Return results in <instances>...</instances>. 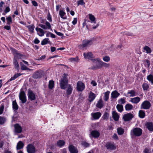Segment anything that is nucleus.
Returning <instances> with one entry per match:
<instances>
[{"mask_svg":"<svg viewBox=\"0 0 153 153\" xmlns=\"http://www.w3.org/2000/svg\"><path fill=\"white\" fill-rule=\"evenodd\" d=\"M91 60L94 63L93 66L91 67V69L97 70L102 68V62L100 59L96 58L94 59H91Z\"/></svg>","mask_w":153,"mask_h":153,"instance_id":"f257e3e1","label":"nucleus"},{"mask_svg":"<svg viewBox=\"0 0 153 153\" xmlns=\"http://www.w3.org/2000/svg\"><path fill=\"white\" fill-rule=\"evenodd\" d=\"M63 78H62L60 82V85L62 89H65L68 86V79L67 78V74H64Z\"/></svg>","mask_w":153,"mask_h":153,"instance_id":"f03ea898","label":"nucleus"},{"mask_svg":"<svg viewBox=\"0 0 153 153\" xmlns=\"http://www.w3.org/2000/svg\"><path fill=\"white\" fill-rule=\"evenodd\" d=\"M142 130L139 128H135L131 130L130 134L131 136L139 137L142 134Z\"/></svg>","mask_w":153,"mask_h":153,"instance_id":"7ed1b4c3","label":"nucleus"},{"mask_svg":"<svg viewBox=\"0 0 153 153\" xmlns=\"http://www.w3.org/2000/svg\"><path fill=\"white\" fill-rule=\"evenodd\" d=\"M40 22L41 23L45 24V25L40 24L39 26L42 29L45 30L51 29V26L49 22L46 21L45 19H42L41 20Z\"/></svg>","mask_w":153,"mask_h":153,"instance_id":"20e7f679","label":"nucleus"},{"mask_svg":"<svg viewBox=\"0 0 153 153\" xmlns=\"http://www.w3.org/2000/svg\"><path fill=\"white\" fill-rule=\"evenodd\" d=\"M94 41V38H92L89 40L85 39L83 40L82 44L81 45V46L83 48L89 47L93 44Z\"/></svg>","mask_w":153,"mask_h":153,"instance_id":"39448f33","label":"nucleus"},{"mask_svg":"<svg viewBox=\"0 0 153 153\" xmlns=\"http://www.w3.org/2000/svg\"><path fill=\"white\" fill-rule=\"evenodd\" d=\"M151 106L150 102L147 100H145L142 102L140 106L141 109L147 110L149 109Z\"/></svg>","mask_w":153,"mask_h":153,"instance_id":"423d86ee","label":"nucleus"},{"mask_svg":"<svg viewBox=\"0 0 153 153\" xmlns=\"http://www.w3.org/2000/svg\"><path fill=\"white\" fill-rule=\"evenodd\" d=\"M26 149L28 153H35L36 152V148L32 144H28L27 146Z\"/></svg>","mask_w":153,"mask_h":153,"instance_id":"0eeeda50","label":"nucleus"},{"mask_svg":"<svg viewBox=\"0 0 153 153\" xmlns=\"http://www.w3.org/2000/svg\"><path fill=\"white\" fill-rule=\"evenodd\" d=\"M19 99L21 101L22 103H25L27 101V98L25 92L24 91H21L19 95Z\"/></svg>","mask_w":153,"mask_h":153,"instance_id":"6e6552de","label":"nucleus"},{"mask_svg":"<svg viewBox=\"0 0 153 153\" xmlns=\"http://www.w3.org/2000/svg\"><path fill=\"white\" fill-rule=\"evenodd\" d=\"M100 135V133L97 130H93L91 131L89 134V137L91 139L92 138H98Z\"/></svg>","mask_w":153,"mask_h":153,"instance_id":"1a4fd4ad","label":"nucleus"},{"mask_svg":"<svg viewBox=\"0 0 153 153\" xmlns=\"http://www.w3.org/2000/svg\"><path fill=\"white\" fill-rule=\"evenodd\" d=\"M85 88L84 84L81 82H78L77 83V89L78 91H82Z\"/></svg>","mask_w":153,"mask_h":153,"instance_id":"9d476101","label":"nucleus"},{"mask_svg":"<svg viewBox=\"0 0 153 153\" xmlns=\"http://www.w3.org/2000/svg\"><path fill=\"white\" fill-rule=\"evenodd\" d=\"M42 71H39L35 72L33 74V77L35 79L41 78L42 76Z\"/></svg>","mask_w":153,"mask_h":153,"instance_id":"9b49d317","label":"nucleus"},{"mask_svg":"<svg viewBox=\"0 0 153 153\" xmlns=\"http://www.w3.org/2000/svg\"><path fill=\"white\" fill-rule=\"evenodd\" d=\"M133 115L131 113H128L124 115L123 117V119L125 121H128L131 120L133 117Z\"/></svg>","mask_w":153,"mask_h":153,"instance_id":"f8f14e48","label":"nucleus"},{"mask_svg":"<svg viewBox=\"0 0 153 153\" xmlns=\"http://www.w3.org/2000/svg\"><path fill=\"white\" fill-rule=\"evenodd\" d=\"M28 97L31 101L34 100L36 99L35 94L30 90H29L28 91Z\"/></svg>","mask_w":153,"mask_h":153,"instance_id":"ddd939ff","label":"nucleus"},{"mask_svg":"<svg viewBox=\"0 0 153 153\" xmlns=\"http://www.w3.org/2000/svg\"><path fill=\"white\" fill-rule=\"evenodd\" d=\"M107 149L110 150H114L116 149V146L114 143L108 142L105 145Z\"/></svg>","mask_w":153,"mask_h":153,"instance_id":"4468645a","label":"nucleus"},{"mask_svg":"<svg viewBox=\"0 0 153 153\" xmlns=\"http://www.w3.org/2000/svg\"><path fill=\"white\" fill-rule=\"evenodd\" d=\"M13 52L14 55V58H17L19 59H21L22 58L23 55L20 53L18 51L14 49L13 50Z\"/></svg>","mask_w":153,"mask_h":153,"instance_id":"2eb2a0df","label":"nucleus"},{"mask_svg":"<svg viewBox=\"0 0 153 153\" xmlns=\"http://www.w3.org/2000/svg\"><path fill=\"white\" fill-rule=\"evenodd\" d=\"M84 57L85 59H93V54L91 52H85L83 53Z\"/></svg>","mask_w":153,"mask_h":153,"instance_id":"dca6fc26","label":"nucleus"},{"mask_svg":"<svg viewBox=\"0 0 153 153\" xmlns=\"http://www.w3.org/2000/svg\"><path fill=\"white\" fill-rule=\"evenodd\" d=\"M145 126L149 131L151 132L153 131V123L152 122H149L146 123Z\"/></svg>","mask_w":153,"mask_h":153,"instance_id":"f3484780","label":"nucleus"},{"mask_svg":"<svg viewBox=\"0 0 153 153\" xmlns=\"http://www.w3.org/2000/svg\"><path fill=\"white\" fill-rule=\"evenodd\" d=\"M14 126L15 127V132L16 133H20L22 132V128L18 124H15Z\"/></svg>","mask_w":153,"mask_h":153,"instance_id":"a211bd4d","label":"nucleus"},{"mask_svg":"<svg viewBox=\"0 0 153 153\" xmlns=\"http://www.w3.org/2000/svg\"><path fill=\"white\" fill-rule=\"evenodd\" d=\"M69 151L71 153H78V151L77 149L73 145H71L69 146Z\"/></svg>","mask_w":153,"mask_h":153,"instance_id":"6ab92c4d","label":"nucleus"},{"mask_svg":"<svg viewBox=\"0 0 153 153\" xmlns=\"http://www.w3.org/2000/svg\"><path fill=\"white\" fill-rule=\"evenodd\" d=\"M91 115L94 119L97 120L101 116V114L100 112L93 113L91 114Z\"/></svg>","mask_w":153,"mask_h":153,"instance_id":"aec40b11","label":"nucleus"},{"mask_svg":"<svg viewBox=\"0 0 153 153\" xmlns=\"http://www.w3.org/2000/svg\"><path fill=\"white\" fill-rule=\"evenodd\" d=\"M140 100V98L139 97H137L131 99L130 101L134 104L138 103Z\"/></svg>","mask_w":153,"mask_h":153,"instance_id":"412c9836","label":"nucleus"},{"mask_svg":"<svg viewBox=\"0 0 153 153\" xmlns=\"http://www.w3.org/2000/svg\"><path fill=\"white\" fill-rule=\"evenodd\" d=\"M36 30L38 32L37 34L40 36H42L44 34V32L42 29L38 27L36 28Z\"/></svg>","mask_w":153,"mask_h":153,"instance_id":"4be33fe9","label":"nucleus"},{"mask_svg":"<svg viewBox=\"0 0 153 153\" xmlns=\"http://www.w3.org/2000/svg\"><path fill=\"white\" fill-rule=\"evenodd\" d=\"M66 93L67 95H70L72 93L73 88L70 84H68L67 87Z\"/></svg>","mask_w":153,"mask_h":153,"instance_id":"5701e85b","label":"nucleus"},{"mask_svg":"<svg viewBox=\"0 0 153 153\" xmlns=\"http://www.w3.org/2000/svg\"><path fill=\"white\" fill-rule=\"evenodd\" d=\"M120 93L117 91L115 90L112 92L111 95V97L115 99L117 97L120 95Z\"/></svg>","mask_w":153,"mask_h":153,"instance_id":"b1692460","label":"nucleus"},{"mask_svg":"<svg viewBox=\"0 0 153 153\" xmlns=\"http://www.w3.org/2000/svg\"><path fill=\"white\" fill-rule=\"evenodd\" d=\"M103 106V101L101 99H100L98 101L96 106L98 108H101Z\"/></svg>","mask_w":153,"mask_h":153,"instance_id":"393cba45","label":"nucleus"},{"mask_svg":"<svg viewBox=\"0 0 153 153\" xmlns=\"http://www.w3.org/2000/svg\"><path fill=\"white\" fill-rule=\"evenodd\" d=\"M112 114L114 120L115 121H118L119 120V116L116 112L115 111H113Z\"/></svg>","mask_w":153,"mask_h":153,"instance_id":"a878e982","label":"nucleus"},{"mask_svg":"<svg viewBox=\"0 0 153 153\" xmlns=\"http://www.w3.org/2000/svg\"><path fill=\"white\" fill-rule=\"evenodd\" d=\"M66 13L63 10H60L59 11V15L61 18L65 19H67V16L65 15Z\"/></svg>","mask_w":153,"mask_h":153,"instance_id":"bb28decb","label":"nucleus"},{"mask_svg":"<svg viewBox=\"0 0 153 153\" xmlns=\"http://www.w3.org/2000/svg\"><path fill=\"white\" fill-rule=\"evenodd\" d=\"M128 94H130L129 96L130 97H133L137 95L136 91L134 90H132L128 91L127 93Z\"/></svg>","mask_w":153,"mask_h":153,"instance_id":"cd10ccee","label":"nucleus"},{"mask_svg":"<svg viewBox=\"0 0 153 153\" xmlns=\"http://www.w3.org/2000/svg\"><path fill=\"white\" fill-rule=\"evenodd\" d=\"M96 97L95 95L92 92H90L89 96V101L90 102L92 101Z\"/></svg>","mask_w":153,"mask_h":153,"instance_id":"c85d7f7f","label":"nucleus"},{"mask_svg":"<svg viewBox=\"0 0 153 153\" xmlns=\"http://www.w3.org/2000/svg\"><path fill=\"white\" fill-rule=\"evenodd\" d=\"M139 117L141 118H143L146 116V114L144 111L140 110L138 112Z\"/></svg>","mask_w":153,"mask_h":153,"instance_id":"c756f323","label":"nucleus"},{"mask_svg":"<svg viewBox=\"0 0 153 153\" xmlns=\"http://www.w3.org/2000/svg\"><path fill=\"white\" fill-rule=\"evenodd\" d=\"M24 146V143L22 141H19L17 143L16 146V149L19 150L22 149L23 147Z\"/></svg>","mask_w":153,"mask_h":153,"instance_id":"7c9ffc66","label":"nucleus"},{"mask_svg":"<svg viewBox=\"0 0 153 153\" xmlns=\"http://www.w3.org/2000/svg\"><path fill=\"white\" fill-rule=\"evenodd\" d=\"M12 107L13 110L16 111L19 108L16 100L13 101L12 102Z\"/></svg>","mask_w":153,"mask_h":153,"instance_id":"2f4dec72","label":"nucleus"},{"mask_svg":"<svg viewBox=\"0 0 153 153\" xmlns=\"http://www.w3.org/2000/svg\"><path fill=\"white\" fill-rule=\"evenodd\" d=\"M110 93V92L109 91H108L104 93L103 97L104 100L105 101H107L108 100Z\"/></svg>","mask_w":153,"mask_h":153,"instance_id":"473e14b6","label":"nucleus"},{"mask_svg":"<svg viewBox=\"0 0 153 153\" xmlns=\"http://www.w3.org/2000/svg\"><path fill=\"white\" fill-rule=\"evenodd\" d=\"M117 132L118 135H123L124 133V130L121 127H119L117 129Z\"/></svg>","mask_w":153,"mask_h":153,"instance_id":"72a5a7b5","label":"nucleus"},{"mask_svg":"<svg viewBox=\"0 0 153 153\" xmlns=\"http://www.w3.org/2000/svg\"><path fill=\"white\" fill-rule=\"evenodd\" d=\"M54 85V82L53 80H50L49 82L48 87L49 89H52Z\"/></svg>","mask_w":153,"mask_h":153,"instance_id":"f704fd0d","label":"nucleus"},{"mask_svg":"<svg viewBox=\"0 0 153 153\" xmlns=\"http://www.w3.org/2000/svg\"><path fill=\"white\" fill-rule=\"evenodd\" d=\"M147 79L152 84H153V75L151 74L148 75L147 77Z\"/></svg>","mask_w":153,"mask_h":153,"instance_id":"c9c22d12","label":"nucleus"},{"mask_svg":"<svg viewBox=\"0 0 153 153\" xmlns=\"http://www.w3.org/2000/svg\"><path fill=\"white\" fill-rule=\"evenodd\" d=\"M89 19L91 20V23H96L95 18L94 16L92 14H89Z\"/></svg>","mask_w":153,"mask_h":153,"instance_id":"e433bc0d","label":"nucleus"},{"mask_svg":"<svg viewBox=\"0 0 153 153\" xmlns=\"http://www.w3.org/2000/svg\"><path fill=\"white\" fill-rule=\"evenodd\" d=\"M133 108V105L129 103L126 104L125 106V108L126 111H130Z\"/></svg>","mask_w":153,"mask_h":153,"instance_id":"4c0bfd02","label":"nucleus"},{"mask_svg":"<svg viewBox=\"0 0 153 153\" xmlns=\"http://www.w3.org/2000/svg\"><path fill=\"white\" fill-rule=\"evenodd\" d=\"M13 63L14 65V67L15 68L18 69L19 68V64L16 58H14L13 60Z\"/></svg>","mask_w":153,"mask_h":153,"instance_id":"58836bf2","label":"nucleus"},{"mask_svg":"<svg viewBox=\"0 0 153 153\" xmlns=\"http://www.w3.org/2000/svg\"><path fill=\"white\" fill-rule=\"evenodd\" d=\"M65 142L63 140H59L57 142V144L58 146L62 147L65 144Z\"/></svg>","mask_w":153,"mask_h":153,"instance_id":"ea45409f","label":"nucleus"},{"mask_svg":"<svg viewBox=\"0 0 153 153\" xmlns=\"http://www.w3.org/2000/svg\"><path fill=\"white\" fill-rule=\"evenodd\" d=\"M116 108L117 110L120 112H122L123 111V106L121 105L117 104V105Z\"/></svg>","mask_w":153,"mask_h":153,"instance_id":"a19ab883","label":"nucleus"},{"mask_svg":"<svg viewBox=\"0 0 153 153\" xmlns=\"http://www.w3.org/2000/svg\"><path fill=\"white\" fill-rule=\"evenodd\" d=\"M142 87L144 91H147L149 88V85L146 83H144L142 85Z\"/></svg>","mask_w":153,"mask_h":153,"instance_id":"79ce46f5","label":"nucleus"},{"mask_svg":"<svg viewBox=\"0 0 153 153\" xmlns=\"http://www.w3.org/2000/svg\"><path fill=\"white\" fill-rule=\"evenodd\" d=\"M29 31L32 33L33 32V30L34 28V26L33 25H30L27 26Z\"/></svg>","mask_w":153,"mask_h":153,"instance_id":"37998d69","label":"nucleus"},{"mask_svg":"<svg viewBox=\"0 0 153 153\" xmlns=\"http://www.w3.org/2000/svg\"><path fill=\"white\" fill-rule=\"evenodd\" d=\"M6 20L7 21V25H9L12 24V19L11 16H8L6 18Z\"/></svg>","mask_w":153,"mask_h":153,"instance_id":"c03bdc74","label":"nucleus"},{"mask_svg":"<svg viewBox=\"0 0 153 153\" xmlns=\"http://www.w3.org/2000/svg\"><path fill=\"white\" fill-rule=\"evenodd\" d=\"M21 74L20 73L16 74L13 76L10 79V81L14 80L17 78L19 76H21Z\"/></svg>","mask_w":153,"mask_h":153,"instance_id":"a18cd8bd","label":"nucleus"},{"mask_svg":"<svg viewBox=\"0 0 153 153\" xmlns=\"http://www.w3.org/2000/svg\"><path fill=\"white\" fill-rule=\"evenodd\" d=\"M48 42H50L48 38H45L41 42V45H44L47 44Z\"/></svg>","mask_w":153,"mask_h":153,"instance_id":"49530a36","label":"nucleus"},{"mask_svg":"<svg viewBox=\"0 0 153 153\" xmlns=\"http://www.w3.org/2000/svg\"><path fill=\"white\" fill-rule=\"evenodd\" d=\"M6 121V118L4 117L0 116V125L3 124Z\"/></svg>","mask_w":153,"mask_h":153,"instance_id":"de8ad7c7","label":"nucleus"},{"mask_svg":"<svg viewBox=\"0 0 153 153\" xmlns=\"http://www.w3.org/2000/svg\"><path fill=\"white\" fill-rule=\"evenodd\" d=\"M102 68L103 67H105V68H109L110 66V65L109 63H107L105 62H102Z\"/></svg>","mask_w":153,"mask_h":153,"instance_id":"09e8293b","label":"nucleus"},{"mask_svg":"<svg viewBox=\"0 0 153 153\" xmlns=\"http://www.w3.org/2000/svg\"><path fill=\"white\" fill-rule=\"evenodd\" d=\"M144 49L146 51L147 53H150L151 52L150 48L148 46H145L144 48Z\"/></svg>","mask_w":153,"mask_h":153,"instance_id":"8fccbe9b","label":"nucleus"},{"mask_svg":"<svg viewBox=\"0 0 153 153\" xmlns=\"http://www.w3.org/2000/svg\"><path fill=\"white\" fill-rule=\"evenodd\" d=\"M102 59L104 61L107 62H108L110 60L109 57L107 56H103Z\"/></svg>","mask_w":153,"mask_h":153,"instance_id":"3c124183","label":"nucleus"},{"mask_svg":"<svg viewBox=\"0 0 153 153\" xmlns=\"http://www.w3.org/2000/svg\"><path fill=\"white\" fill-rule=\"evenodd\" d=\"M21 69L22 70H28V71L32 70V69L27 67L25 65L23 64L21 66Z\"/></svg>","mask_w":153,"mask_h":153,"instance_id":"603ef678","label":"nucleus"},{"mask_svg":"<svg viewBox=\"0 0 153 153\" xmlns=\"http://www.w3.org/2000/svg\"><path fill=\"white\" fill-rule=\"evenodd\" d=\"M145 61L144 64L145 66L149 68L150 65V62L149 61L148 59L145 60Z\"/></svg>","mask_w":153,"mask_h":153,"instance_id":"864d4df0","label":"nucleus"},{"mask_svg":"<svg viewBox=\"0 0 153 153\" xmlns=\"http://www.w3.org/2000/svg\"><path fill=\"white\" fill-rule=\"evenodd\" d=\"M82 145L85 147H87L90 146V144L85 141H83L82 142Z\"/></svg>","mask_w":153,"mask_h":153,"instance_id":"5fc2aeb1","label":"nucleus"},{"mask_svg":"<svg viewBox=\"0 0 153 153\" xmlns=\"http://www.w3.org/2000/svg\"><path fill=\"white\" fill-rule=\"evenodd\" d=\"M78 5H84L85 2L83 0H79L77 1Z\"/></svg>","mask_w":153,"mask_h":153,"instance_id":"6e6d98bb","label":"nucleus"},{"mask_svg":"<svg viewBox=\"0 0 153 153\" xmlns=\"http://www.w3.org/2000/svg\"><path fill=\"white\" fill-rule=\"evenodd\" d=\"M118 102L119 103L124 104L126 103V101L124 99L121 98L120 100H118Z\"/></svg>","mask_w":153,"mask_h":153,"instance_id":"4d7b16f0","label":"nucleus"},{"mask_svg":"<svg viewBox=\"0 0 153 153\" xmlns=\"http://www.w3.org/2000/svg\"><path fill=\"white\" fill-rule=\"evenodd\" d=\"M144 153H152L151 149L148 148H145L144 150Z\"/></svg>","mask_w":153,"mask_h":153,"instance_id":"13d9d810","label":"nucleus"},{"mask_svg":"<svg viewBox=\"0 0 153 153\" xmlns=\"http://www.w3.org/2000/svg\"><path fill=\"white\" fill-rule=\"evenodd\" d=\"M47 19L50 22H51L52 21L51 17V15L49 12H48V14L47 16Z\"/></svg>","mask_w":153,"mask_h":153,"instance_id":"bf43d9fd","label":"nucleus"},{"mask_svg":"<svg viewBox=\"0 0 153 153\" xmlns=\"http://www.w3.org/2000/svg\"><path fill=\"white\" fill-rule=\"evenodd\" d=\"M45 55H44L42 56L41 57L38 58V59H36V60H42L43 59H45Z\"/></svg>","mask_w":153,"mask_h":153,"instance_id":"052dcab7","label":"nucleus"},{"mask_svg":"<svg viewBox=\"0 0 153 153\" xmlns=\"http://www.w3.org/2000/svg\"><path fill=\"white\" fill-rule=\"evenodd\" d=\"M32 3L34 6L36 7L38 5V3L35 1H32Z\"/></svg>","mask_w":153,"mask_h":153,"instance_id":"680f3d73","label":"nucleus"},{"mask_svg":"<svg viewBox=\"0 0 153 153\" xmlns=\"http://www.w3.org/2000/svg\"><path fill=\"white\" fill-rule=\"evenodd\" d=\"M77 22V18H74V20L72 22V24L74 25L76 24Z\"/></svg>","mask_w":153,"mask_h":153,"instance_id":"e2e57ef3","label":"nucleus"},{"mask_svg":"<svg viewBox=\"0 0 153 153\" xmlns=\"http://www.w3.org/2000/svg\"><path fill=\"white\" fill-rule=\"evenodd\" d=\"M4 107V105H2L0 107V114H1L3 111Z\"/></svg>","mask_w":153,"mask_h":153,"instance_id":"0e129e2a","label":"nucleus"},{"mask_svg":"<svg viewBox=\"0 0 153 153\" xmlns=\"http://www.w3.org/2000/svg\"><path fill=\"white\" fill-rule=\"evenodd\" d=\"M55 32L58 36H62L63 34L61 32H58L56 30H54Z\"/></svg>","mask_w":153,"mask_h":153,"instance_id":"69168bd1","label":"nucleus"},{"mask_svg":"<svg viewBox=\"0 0 153 153\" xmlns=\"http://www.w3.org/2000/svg\"><path fill=\"white\" fill-rule=\"evenodd\" d=\"M113 137L114 139L115 140H117L118 139V137L117 135L116 134H114L113 136Z\"/></svg>","mask_w":153,"mask_h":153,"instance_id":"338daca9","label":"nucleus"},{"mask_svg":"<svg viewBox=\"0 0 153 153\" xmlns=\"http://www.w3.org/2000/svg\"><path fill=\"white\" fill-rule=\"evenodd\" d=\"M70 59L71 61L77 62L78 61V59L76 58H71Z\"/></svg>","mask_w":153,"mask_h":153,"instance_id":"774afa93","label":"nucleus"}]
</instances>
